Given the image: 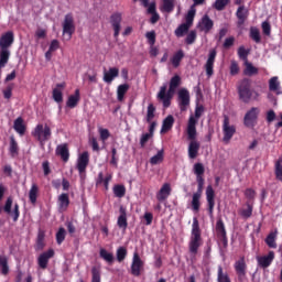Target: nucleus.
Masks as SVG:
<instances>
[{"label":"nucleus","instance_id":"nucleus-38","mask_svg":"<svg viewBox=\"0 0 282 282\" xmlns=\"http://www.w3.org/2000/svg\"><path fill=\"white\" fill-rule=\"evenodd\" d=\"M274 175L278 182H282V155L274 163Z\"/></svg>","mask_w":282,"mask_h":282},{"label":"nucleus","instance_id":"nucleus-37","mask_svg":"<svg viewBox=\"0 0 282 282\" xmlns=\"http://www.w3.org/2000/svg\"><path fill=\"white\" fill-rule=\"evenodd\" d=\"M0 269H1V274L3 276H8V274H10V265H8L7 256H0Z\"/></svg>","mask_w":282,"mask_h":282},{"label":"nucleus","instance_id":"nucleus-57","mask_svg":"<svg viewBox=\"0 0 282 282\" xmlns=\"http://www.w3.org/2000/svg\"><path fill=\"white\" fill-rule=\"evenodd\" d=\"M14 89V84H9L6 89L2 90L3 94V98H6V100H10L12 98V90Z\"/></svg>","mask_w":282,"mask_h":282},{"label":"nucleus","instance_id":"nucleus-40","mask_svg":"<svg viewBox=\"0 0 282 282\" xmlns=\"http://www.w3.org/2000/svg\"><path fill=\"white\" fill-rule=\"evenodd\" d=\"M183 58H184L183 50H178L176 53H174V55L171 58V63L173 67H177L182 63Z\"/></svg>","mask_w":282,"mask_h":282},{"label":"nucleus","instance_id":"nucleus-33","mask_svg":"<svg viewBox=\"0 0 282 282\" xmlns=\"http://www.w3.org/2000/svg\"><path fill=\"white\" fill-rule=\"evenodd\" d=\"M61 89H65V83L56 84V88L53 89V100L55 102H63V91Z\"/></svg>","mask_w":282,"mask_h":282},{"label":"nucleus","instance_id":"nucleus-14","mask_svg":"<svg viewBox=\"0 0 282 282\" xmlns=\"http://www.w3.org/2000/svg\"><path fill=\"white\" fill-rule=\"evenodd\" d=\"M259 119V108L252 107L249 111L246 112L243 118L245 127H254L257 120Z\"/></svg>","mask_w":282,"mask_h":282},{"label":"nucleus","instance_id":"nucleus-39","mask_svg":"<svg viewBox=\"0 0 282 282\" xmlns=\"http://www.w3.org/2000/svg\"><path fill=\"white\" fill-rule=\"evenodd\" d=\"M13 129L20 135L25 134V124H23V118L19 117L18 119H15L14 124H13Z\"/></svg>","mask_w":282,"mask_h":282},{"label":"nucleus","instance_id":"nucleus-16","mask_svg":"<svg viewBox=\"0 0 282 282\" xmlns=\"http://www.w3.org/2000/svg\"><path fill=\"white\" fill-rule=\"evenodd\" d=\"M217 58V50L213 48L209 51L208 58L205 63V72L208 78L215 74V59Z\"/></svg>","mask_w":282,"mask_h":282},{"label":"nucleus","instance_id":"nucleus-34","mask_svg":"<svg viewBox=\"0 0 282 282\" xmlns=\"http://www.w3.org/2000/svg\"><path fill=\"white\" fill-rule=\"evenodd\" d=\"M58 206L62 210H67L69 208V194L63 193L57 198Z\"/></svg>","mask_w":282,"mask_h":282},{"label":"nucleus","instance_id":"nucleus-9","mask_svg":"<svg viewBox=\"0 0 282 282\" xmlns=\"http://www.w3.org/2000/svg\"><path fill=\"white\" fill-rule=\"evenodd\" d=\"M223 142H230L232 140V137L235 133H237V128L235 126H230V118L228 116H224V121H223Z\"/></svg>","mask_w":282,"mask_h":282},{"label":"nucleus","instance_id":"nucleus-53","mask_svg":"<svg viewBox=\"0 0 282 282\" xmlns=\"http://www.w3.org/2000/svg\"><path fill=\"white\" fill-rule=\"evenodd\" d=\"M113 193L117 197L121 198L127 195V188L124 187V185H115Z\"/></svg>","mask_w":282,"mask_h":282},{"label":"nucleus","instance_id":"nucleus-11","mask_svg":"<svg viewBox=\"0 0 282 282\" xmlns=\"http://www.w3.org/2000/svg\"><path fill=\"white\" fill-rule=\"evenodd\" d=\"M12 196H9L6 200L3 206V212L7 215H11L13 217V221H19V217L21 216V212H19V205L15 203L12 212V204H13Z\"/></svg>","mask_w":282,"mask_h":282},{"label":"nucleus","instance_id":"nucleus-10","mask_svg":"<svg viewBox=\"0 0 282 282\" xmlns=\"http://www.w3.org/2000/svg\"><path fill=\"white\" fill-rule=\"evenodd\" d=\"M144 269V261L140 258L138 252L133 253L132 263L130 267L132 276H140L142 274V270Z\"/></svg>","mask_w":282,"mask_h":282},{"label":"nucleus","instance_id":"nucleus-46","mask_svg":"<svg viewBox=\"0 0 282 282\" xmlns=\"http://www.w3.org/2000/svg\"><path fill=\"white\" fill-rule=\"evenodd\" d=\"M164 162V150H160L154 156L150 159V164L155 165Z\"/></svg>","mask_w":282,"mask_h":282},{"label":"nucleus","instance_id":"nucleus-60","mask_svg":"<svg viewBox=\"0 0 282 282\" xmlns=\"http://www.w3.org/2000/svg\"><path fill=\"white\" fill-rule=\"evenodd\" d=\"M261 28L264 36H270V34H272V26L270 25V22L268 21L262 22Z\"/></svg>","mask_w":282,"mask_h":282},{"label":"nucleus","instance_id":"nucleus-43","mask_svg":"<svg viewBox=\"0 0 282 282\" xmlns=\"http://www.w3.org/2000/svg\"><path fill=\"white\" fill-rule=\"evenodd\" d=\"M265 243L269 248H276V230L275 231H271L267 238H265Z\"/></svg>","mask_w":282,"mask_h":282},{"label":"nucleus","instance_id":"nucleus-58","mask_svg":"<svg viewBox=\"0 0 282 282\" xmlns=\"http://www.w3.org/2000/svg\"><path fill=\"white\" fill-rule=\"evenodd\" d=\"M91 282H100V268H91Z\"/></svg>","mask_w":282,"mask_h":282},{"label":"nucleus","instance_id":"nucleus-44","mask_svg":"<svg viewBox=\"0 0 282 282\" xmlns=\"http://www.w3.org/2000/svg\"><path fill=\"white\" fill-rule=\"evenodd\" d=\"M9 152L13 158L14 155H19V143L14 137H10Z\"/></svg>","mask_w":282,"mask_h":282},{"label":"nucleus","instance_id":"nucleus-36","mask_svg":"<svg viewBox=\"0 0 282 282\" xmlns=\"http://www.w3.org/2000/svg\"><path fill=\"white\" fill-rule=\"evenodd\" d=\"M243 74L245 76H257V74H259V68H257L250 62H245Z\"/></svg>","mask_w":282,"mask_h":282},{"label":"nucleus","instance_id":"nucleus-41","mask_svg":"<svg viewBox=\"0 0 282 282\" xmlns=\"http://www.w3.org/2000/svg\"><path fill=\"white\" fill-rule=\"evenodd\" d=\"M161 10L162 12H167V14H171V12L175 10V0H163Z\"/></svg>","mask_w":282,"mask_h":282},{"label":"nucleus","instance_id":"nucleus-51","mask_svg":"<svg viewBox=\"0 0 282 282\" xmlns=\"http://www.w3.org/2000/svg\"><path fill=\"white\" fill-rule=\"evenodd\" d=\"M228 3H230V0H216L214 8L218 12H221L223 10H226V6H228Z\"/></svg>","mask_w":282,"mask_h":282},{"label":"nucleus","instance_id":"nucleus-20","mask_svg":"<svg viewBox=\"0 0 282 282\" xmlns=\"http://www.w3.org/2000/svg\"><path fill=\"white\" fill-rule=\"evenodd\" d=\"M274 251H269L267 256L257 257L259 268H262V270L270 268L274 261Z\"/></svg>","mask_w":282,"mask_h":282},{"label":"nucleus","instance_id":"nucleus-47","mask_svg":"<svg viewBox=\"0 0 282 282\" xmlns=\"http://www.w3.org/2000/svg\"><path fill=\"white\" fill-rule=\"evenodd\" d=\"M127 254H128V251H127V248L124 247H119L117 249V253H116V257H117V261L119 263H122V261H124L127 259Z\"/></svg>","mask_w":282,"mask_h":282},{"label":"nucleus","instance_id":"nucleus-17","mask_svg":"<svg viewBox=\"0 0 282 282\" xmlns=\"http://www.w3.org/2000/svg\"><path fill=\"white\" fill-rule=\"evenodd\" d=\"M206 200H207V210L209 217H214L215 213V189L212 185H208L206 188Z\"/></svg>","mask_w":282,"mask_h":282},{"label":"nucleus","instance_id":"nucleus-26","mask_svg":"<svg viewBox=\"0 0 282 282\" xmlns=\"http://www.w3.org/2000/svg\"><path fill=\"white\" fill-rule=\"evenodd\" d=\"M171 195V184L164 183L156 194L158 202H166Z\"/></svg>","mask_w":282,"mask_h":282},{"label":"nucleus","instance_id":"nucleus-32","mask_svg":"<svg viewBox=\"0 0 282 282\" xmlns=\"http://www.w3.org/2000/svg\"><path fill=\"white\" fill-rule=\"evenodd\" d=\"M99 257H100V259L106 261V263H108V265H113V261H116V258L113 257V254L111 252L107 251V249H105V248H101L99 250Z\"/></svg>","mask_w":282,"mask_h":282},{"label":"nucleus","instance_id":"nucleus-48","mask_svg":"<svg viewBox=\"0 0 282 282\" xmlns=\"http://www.w3.org/2000/svg\"><path fill=\"white\" fill-rule=\"evenodd\" d=\"M269 89L271 91H279V89H281V83H279V77H271L270 78Z\"/></svg>","mask_w":282,"mask_h":282},{"label":"nucleus","instance_id":"nucleus-27","mask_svg":"<svg viewBox=\"0 0 282 282\" xmlns=\"http://www.w3.org/2000/svg\"><path fill=\"white\" fill-rule=\"evenodd\" d=\"M119 213H120V215L117 220V226L119 228H122V230H127V228L129 226V223L127 220V208L124 206H120Z\"/></svg>","mask_w":282,"mask_h":282},{"label":"nucleus","instance_id":"nucleus-54","mask_svg":"<svg viewBox=\"0 0 282 282\" xmlns=\"http://www.w3.org/2000/svg\"><path fill=\"white\" fill-rule=\"evenodd\" d=\"M153 118H155V106L153 104H149L147 111V122H152Z\"/></svg>","mask_w":282,"mask_h":282},{"label":"nucleus","instance_id":"nucleus-23","mask_svg":"<svg viewBox=\"0 0 282 282\" xmlns=\"http://www.w3.org/2000/svg\"><path fill=\"white\" fill-rule=\"evenodd\" d=\"M87 166H89V152H83L77 160V171L79 175H83L87 171Z\"/></svg>","mask_w":282,"mask_h":282},{"label":"nucleus","instance_id":"nucleus-13","mask_svg":"<svg viewBox=\"0 0 282 282\" xmlns=\"http://www.w3.org/2000/svg\"><path fill=\"white\" fill-rule=\"evenodd\" d=\"M121 23H122V13L115 12L110 15V25L113 30L115 39H118V36H120V30L122 28Z\"/></svg>","mask_w":282,"mask_h":282},{"label":"nucleus","instance_id":"nucleus-64","mask_svg":"<svg viewBox=\"0 0 282 282\" xmlns=\"http://www.w3.org/2000/svg\"><path fill=\"white\" fill-rule=\"evenodd\" d=\"M145 37L148 39L149 45L151 46L155 45V31L147 32Z\"/></svg>","mask_w":282,"mask_h":282},{"label":"nucleus","instance_id":"nucleus-55","mask_svg":"<svg viewBox=\"0 0 282 282\" xmlns=\"http://www.w3.org/2000/svg\"><path fill=\"white\" fill-rule=\"evenodd\" d=\"M250 54V50H246L245 46H240L238 48V56L241 61H245V63H248V55Z\"/></svg>","mask_w":282,"mask_h":282},{"label":"nucleus","instance_id":"nucleus-4","mask_svg":"<svg viewBox=\"0 0 282 282\" xmlns=\"http://www.w3.org/2000/svg\"><path fill=\"white\" fill-rule=\"evenodd\" d=\"M202 246H204V240L202 239V228L199 227V220L197 217H194L192 224V232L188 241V252L192 260L197 257Z\"/></svg>","mask_w":282,"mask_h":282},{"label":"nucleus","instance_id":"nucleus-12","mask_svg":"<svg viewBox=\"0 0 282 282\" xmlns=\"http://www.w3.org/2000/svg\"><path fill=\"white\" fill-rule=\"evenodd\" d=\"M76 32V26L74 25V15L72 13H68L65 15L64 23H63V34H66L67 41H69Z\"/></svg>","mask_w":282,"mask_h":282},{"label":"nucleus","instance_id":"nucleus-25","mask_svg":"<svg viewBox=\"0 0 282 282\" xmlns=\"http://www.w3.org/2000/svg\"><path fill=\"white\" fill-rule=\"evenodd\" d=\"M249 14H250V11H248V9H246V6H240L237 9L236 17L238 19V22H237L238 28H241V25H243V23H246Z\"/></svg>","mask_w":282,"mask_h":282},{"label":"nucleus","instance_id":"nucleus-29","mask_svg":"<svg viewBox=\"0 0 282 282\" xmlns=\"http://www.w3.org/2000/svg\"><path fill=\"white\" fill-rule=\"evenodd\" d=\"M78 102H80V90L76 89L75 94L68 97L66 106L69 107V109H75V107H78Z\"/></svg>","mask_w":282,"mask_h":282},{"label":"nucleus","instance_id":"nucleus-59","mask_svg":"<svg viewBox=\"0 0 282 282\" xmlns=\"http://www.w3.org/2000/svg\"><path fill=\"white\" fill-rule=\"evenodd\" d=\"M120 159L118 158V150L116 148L111 149V160H110V164L111 166H116L118 167V161Z\"/></svg>","mask_w":282,"mask_h":282},{"label":"nucleus","instance_id":"nucleus-22","mask_svg":"<svg viewBox=\"0 0 282 282\" xmlns=\"http://www.w3.org/2000/svg\"><path fill=\"white\" fill-rule=\"evenodd\" d=\"M216 234L219 239H221L224 246H228V236L226 232V225L221 218H218L216 221Z\"/></svg>","mask_w":282,"mask_h":282},{"label":"nucleus","instance_id":"nucleus-3","mask_svg":"<svg viewBox=\"0 0 282 282\" xmlns=\"http://www.w3.org/2000/svg\"><path fill=\"white\" fill-rule=\"evenodd\" d=\"M238 96L241 102L249 105V102L259 101L261 94L252 88V79L243 78L238 84Z\"/></svg>","mask_w":282,"mask_h":282},{"label":"nucleus","instance_id":"nucleus-35","mask_svg":"<svg viewBox=\"0 0 282 282\" xmlns=\"http://www.w3.org/2000/svg\"><path fill=\"white\" fill-rule=\"evenodd\" d=\"M130 86L129 84H121L117 88V100L119 102H122L124 100V96L127 95V91H129Z\"/></svg>","mask_w":282,"mask_h":282},{"label":"nucleus","instance_id":"nucleus-1","mask_svg":"<svg viewBox=\"0 0 282 282\" xmlns=\"http://www.w3.org/2000/svg\"><path fill=\"white\" fill-rule=\"evenodd\" d=\"M180 85H182V77H180V75H174L170 79L169 89L166 84L160 87L156 98L158 100H161V102H163V107L165 109H169V107H171V100H173V96H175V91H177V87H180Z\"/></svg>","mask_w":282,"mask_h":282},{"label":"nucleus","instance_id":"nucleus-62","mask_svg":"<svg viewBox=\"0 0 282 282\" xmlns=\"http://www.w3.org/2000/svg\"><path fill=\"white\" fill-rule=\"evenodd\" d=\"M245 197L249 199V202H254V197H257V192L252 188H247L245 191Z\"/></svg>","mask_w":282,"mask_h":282},{"label":"nucleus","instance_id":"nucleus-42","mask_svg":"<svg viewBox=\"0 0 282 282\" xmlns=\"http://www.w3.org/2000/svg\"><path fill=\"white\" fill-rule=\"evenodd\" d=\"M37 197H39V185L33 183L31 186V189L29 192V199H30L31 204H36Z\"/></svg>","mask_w":282,"mask_h":282},{"label":"nucleus","instance_id":"nucleus-5","mask_svg":"<svg viewBox=\"0 0 282 282\" xmlns=\"http://www.w3.org/2000/svg\"><path fill=\"white\" fill-rule=\"evenodd\" d=\"M12 45H14V32L9 31L2 34L0 37V73L8 65V61H10V47Z\"/></svg>","mask_w":282,"mask_h":282},{"label":"nucleus","instance_id":"nucleus-19","mask_svg":"<svg viewBox=\"0 0 282 282\" xmlns=\"http://www.w3.org/2000/svg\"><path fill=\"white\" fill-rule=\"evenodd\" d=\"M234 268L236 270L238 280L243 281V279H246V274H247V270H248V264H246V259L241 258V259L237 260L234 264Z\"/></svg>","mask_w":282,"mask_h":282},{"label":"nucleus","instance_id":"nucleus-2","mask_svg":"<svg viewBox=\"0 0 282 282\" xmlns=\"http://www.w3.org/2000/svg\"><path fill=\"white\" fill-rule=\"evenodd\" d=\"M187 140H191L187 149L189 160H195L199 155V141H197V119L191 116L187 123Z\"/></svg>","mask_w":282,"mask_h":282},{"label":"nucleus","instance_id":"nucleus-24","mask_svg":"<svg viewBox=\"0 0 282 282\" xmlns=\"http://www.w3.org/2000/svg\"><path fill=\"white\" fill-rule=\"evenodd\" d=\"M120 76V69L118 67H110L104 72V83L111 85L116 78Z\"/></svg>","mask_w":282,"mask_h":282},{"label":"nucleus","instance_id":"nucleus-15","mask_svg":"<svg viewBox=\"0 0 282 282\" xmlns=\"http://www.w3.org/2000/svg\"><path fill=\"white\" fill-rule=\"evenodd\" d=\"M191 105V93L188 89L182 88L178 90V107L181 111H186Z\"/></svg>","mask_w":282,"mask_h":282},{"label":"nucleus","instance_id":"nucleus-61","mask_svg":"<svg viewBox=\"0 0 282 282\" xmlns=\"http://www.w3.org/2000/svg\"><path fill=\"white\" fill-rule=\"evenodd\" d=\"M218 282H231L228 274H224V269L221 267L218 268Z\"/></svg>","mask_w":282,"mask_h":282},{"label":"nucleus","instance_id":"nucleus-49","mask_svg":"<svg viewBox=\"0 0 282 282\" xmlns=\"http://www.w3.org/2000/svg\"><path fill=\"white\" fill-rule=\"evenodd\" d=\"M246 206L247 209H240L239 215H241L243 219H250V217H252L253 207L250 203H247Z\"/></svg>","mask_w":282,"mask_h":282},{"label":"nucleus","instance_id":"nucleus-18","mask_svg":"<svg viewBox=\"0 0 282 282\" xmlns=\"http://www.w3.org/2000/svg\"><path fill=\"white\" fill-rule=\"evenodd\" d=\"M55 252L54 249H48L41 253L37 258V264L41 270H47V264L50 263V259H53Z\"/></svg>","mask_w":282,"mask_h":282},{"label":"nucleus","instance_id":"nucleus-6","mask_svg":"<svg viewBox=\"0 0 282 282\" xmlns=\"http://www.w3.org/2000/svg\"><path fill=\"white\" fill-rule=\"evenodd\" d=\"M195 9H191L185 17V23L178 25V28L174 31V34L177 36V39H182L184 34L188 33V30H191L193 26V21H195Z\"/></svg>","mask_w":282,"mask_h":282},{"label":"nucleus","instance_id":"nucleus-30","mask_svg":"<svg viewBox=\"0 0 282 282\" xmlns=\"http://www.w3.org/2000/svg\"><path fill=\"white\" fill-rule=\"evenodd\" d=\"M173 124H175V118L173 115H169L162 123L161 133H167V131H171L173 129Z\"/></svg>","mask_w":282,"mask_h":282},{"label":"nucleus","instance_id":"nucleus-31","mask_svg":"<svg viewBox=\"0 0 282 282\" xmlns=\"http://www.w3.org/2000/svg\"><path fill=\"white\" fill-rule=\"evenodd\" d=\"M45 248V230L39 229L36 242H35V250L41 251Z\"/></svg>","mask_w":282,"mask_h":282},{"label":"nucleus","instance_id":"nucleus-28","mask_svg":"<svg viewBox=\"0 0 282 282\" xmlns=\"http://www.w3.org/2000/svg\"><path fill=\"white\" fill-rule=\"evenodd\" d=\"M56 155H59L63 162H69V148H67V143L57 145Z\"/></svg>","mask_w":282,"mask_h":282},{"label":"nucleus","instance_id":"nucleus-63","mask_svg":"<svg viewBox=\"0 0 282 282\" xmlns=\"http://www.w3.org/2000/svg\"><path fill=\"white\" fill-rule=\"evenodd\" d=\"M151 138H153V135L150 134L149 132L143 133V134L141 135V139H140V147H141L142 149H144V147H147V142H149V140H151Z\"/></svg>","mask_w":282,"mask_h":282},{"label":"nucleus","instance_id":"nucleus-52","mask_svg":"<svg viewBox=\"0 0 282 282\" xmlns=\"http://www.w3.org/2000/svg\"><path fill=\"white\" fill-rule=\"evenodd\" d=\"M250 39H252L254 43H261V33L259 32V29L257 28L250 29Z\"/></svg>","mask_w":282,"mask_h":282},{"label":"nucleus","instance_id":"nucleus-7","mask_svg":"<svg viewBox=\"0 0 282 282\" xmlns=\"http://www.w3.org/2000/svg\"><path fill=\"white\" fill-rule=\"evenodd\" d=\"M33 137L40 142L41 147H45V142L52 138V129L50 126L37 124L34 129Z\"/></svg>","mask_w":282,"mask_h":282},{"label":"nucleus","instance_id":"nucleus-50","mask_svg":"<svg viewBox=\"0 0 282 282\" xmlns=\"http://www.w3.org/2000/svg\"><path fill=\"white\" fill-rule=\"evenodd\" d=\"M197 41V31L192 30L188 32V34L185 37L186 45H193Z\"/></svg>","mask_w":282,"mask_h":282},{"label":"nucleus","instance_id":"nucleus-8","mask_svg":"<svg viewBox=\"0 0 282 282\" xmlns=\"http://www.w3.org/2000/svg\"><path fill=\"white\" fill-rule=\"evenodd\" d=\"M206 172V169L204 167L203 163H195L194 164V175H196V182H197V192L194 193V195H198L202 197V193H204V173Z\"/></svg>","mask_w":282,"mask_h":282},{"label":"nucleus","instance_id":"nucleus-45","mask_svg":"<svg viewBox=\"0 0 282 282\" xmlns=\"http://www.w3.org/2000/svg\"><path fill=\"white\" fill-rule=\"evenodd\" d=\"M199 199H202V196H199L197 194H193L192 210H194V213H199V207L202 206V203L199 202Z\"/></svg>","mask_w":282,"mask_h":282},{"label":"nucleus","instance_id":"nucleus-56","mask_svg":"<svg viewBox=\"0 0 282 282\" xmlns=\"http://www.w3.org/2000/svg\"><path fill=\"white\" fill-rule=\"evenodd\" d=\"M66 235H67V231L65 230V228L61 227L58 229V231L56 232V243L58 246H61V243H63V241H65Z\"/></svg>","mask_w":282,"mask_h":282},{"label":"nucleus","instance_id":"nucleus-21","mask_svg":"<svg viewBox=\"0 0 282 282\" xmlns=\"http://www.w3.org/2000/svg\"><path fill=\"white\" fill-rule=\"evenodd\" d=\"M214 26L215 22L210 19V17H208V14H205L198 22V30L205 34H208Z\"/></svg>","mask_w":282,"mask_h":282}]
</instances>
